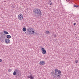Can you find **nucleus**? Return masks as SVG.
Instances as JSON below:
<instances>
[{"mask_svg": "<svg viewBox=\"0 0 79 79\" xmlns=\"http://www.w3.org/2000/svg\"><path fill=\"white\" fill-rule=\"evenodd\" d=\"M53 74H54L53 77L55 78L56 77H61L60 74H61V71L60 70H58L57 69H56L55 70V73L53 72Z\"/></svg>", "mask_w": 79, "mask_h": 79, "instance_id": "obj_1", "label": "nucleus"}, {"mask_svg": "<svg viewBox=\"0 0 79 79\" xmlns=\"http://www.w3.org/2000/svg\"><path fill=\"white\" fill-rule=\"evenodd\" d=\"M34 15L37 18H39V17L42 16V12L40 9H36L34 12Z\"/></svg>", "mask_w": 79, "mask_h": 79, "instance_id": "obj_2", "label": "nucleus"}, {"mask_svg": "<svg viewBox=\"0 0 79 79\" xmlns=\"http://www.w3.org/2000/svg\"><path fill=\"white\" fill-rule=\"evenodd\" d=\"M6 37L5 36L3 35H1V36L0 37V40L1 42H4V41L5 40Z\"/></svg>", "mask_w": 79, "mask_h": 79, "instance_id": "obj_3", "label": "nucleus"}, {"mask_svg": "<svg viewBox=\"0 0 79 79\" xmlns=\"http://www.w3.org/2000/svg\"><path fill=\"white\" fill-rule=\"evenodd\" d=\"M30 29L29 31V34L30 35L33 34V33H34V31H33V28H31V27H30Z\"/></svg>", "mask_w": 79, "mask_h": 79, "instance_id": "obj_4", "label": "nucleus"}, {"mask_svg": "<svg viewBox=\"0 0 79 79\" xmlns=\"http://www.w3.org/2000/svg\"><path fill=\"white\" fill-rule=\"evenodd\" d=\"M18 17V19H19V20H20V21H21V20L23 19V15L21 14H19Z\"/></svg>", "mask_w": 79, "mask_h": 79, "instance_id": "obj_5", "label": "nucleus"}, {"mask_svg": "<svg viewBox=\"0 0 79 79\" xmlns=\"http://www.w3.org/2000/svg\"><path fill=\"white\" fill-rule=\"evenodd\" d=\"M5 42L6 44H10V40L9 39H6L5 40Z\"/></svg>", "mask_w": 79, "mask_h": 79, "instance_id": "obj_6", "label": "nucleus"}, {"mask_svg": "<svg viewBox=\"0 0 79 79\" xmlns=\"http://www.w3.org/2000/svg\"><path fill=\"white\" fill-rule=\"evenodd\" d=\"M41 51H42L43 54H45V53H46V50H45V48H41Z\"/></svg>", "mask_w": 79, "mask_h": 79, "instance_id": "obj_7", "label": "nucleus"}, {"mask_svg": "<svg viewBox=\"0 0 79 79\" xmlns=\"http://www.w3.org/2000/svg\"><path fill=\"white\" fill-rule=\"evenodd\" d=\"M30 30V27H29L28 28H27V31L25 32V33L26 35H28L29 34V30Z\"/></svg>", "mask_w": 79, "mask_h": 79, "instance_id": "obj_8", "label": "nucleus"}, {"mask_svg": "<svg viewBox=\"0 0 79 79\" xmlns=\"http://www.w3.org/2000/svg\"><path fill=\"white\" fill-rule=\"evenodd\" d=\"M27 77L28 78H29L30 79H34V76H32V75H31L30 76H28Z\"/></svg>", "mask_w": 79, "mask_h": 79, "instance_id": "obj_9", "label": "nucleus"}, {"mask_svg": "<svg viewBox=\"0 0 79 79\" xmlns=\"http://www.w3.org/2000/svg\"><path fill=\"white\" fill-rule=\"evenodd\" d=\"M40 65H44V64H45V61L44 60L41 61L40 63Z\"/></svg>", "mask_w": 79, "mask_h": 79, "instance_id": "obj_10", "label": "nucleus"}, {"mask_svg": "<svg viewBox=\"0 0 79 79\" xmlns=\"http://www.w3.org/2000/svg\"><path fill=\"white\" fill-rule=\"evenodd\" d=\"M15 71L16 73V74L19 73V71L18 69H15Z\"/></svg>", "mask_w": 79, "mask_h": 79, "instance_id": "obj_11", "label": "nucleus"}, {"mask_svg": "<svg viewBox=\"0 0 79 79\" xmlns=\"http://www.w3.org/2000/svg\"><path fill=\"white\" fill-rule=\"evenodd\" d=\"M4 33L5 34H8V32L6 31H3Z\"/></svg>", "mask_w": 79, "mask_h": 79, "instance_id": "obj_12", "label": "nucleus"}, {"mask_svg": "<svg viewBox=\"0 0 79 79\" xmlns=\"http://www.w3.org/2000/svg\"><path fill=\"white\" fill-rule=\"evenodd\" d=\"M6 37L7 39H10L11 38V36L10 35H7L6 36Z\"/></svg>", "mask_w": 79, "mask_h": 79, "instance_id": "obj_13", "label": "nucleus"}, {"mask_svg": "<svg viewBox=\"0 0 79 79\" xmlns=\"http://www.w3.org/2000/svg\"><path fill=\"white\" fill-rule=\"evenodd\" d=\"M23 32H25L26 31V28L25 27L23 28Z\"/></svg>", "mask_w": 79, "mask_h": 79, "instance_id": "obj_14", "label": "nucleus"}, {"mask_svg": "<svg viewBox=\"0 0 79 79\" xmlns=\"http://www.w3.org/2000/svg\"><path fill=\"white\" fill-rule=\"evenodd\" d=\"M16 76H19H19H20V73H16Z\"/></svg>", "mask_w": 79, "mask_h": 79, "instance_id": "obj_15", "label": "nucleus"}, {"mask_svg": "<svg viewBox=\"0 0 79 79\" xmlns=\"http://www.w3.org/2000/svg\"><path fill=\"white\" fill-rule=\"evenodd\" d=\"M13 75L14 76H16V72L15 71L13 73Z\"/></svg>", "mask_w": 79, "mask_h": 79, "instance_id": "obj_16", "label": "nucleus"}, {"mask_svg": "<svg viewBox=\"0 0 79 79\" xmlns=\"http://www.w3.org/2000/svg\"><path fill=\"white\" fill-rule=\"evenodd\" d=\"M73 6H74V7H76V8H77V7H79V6H78L77 5H73Z\"/></svg>", "mask_w": 79, "mask_h": 79, "instance_id": "obj_17", "label": "nucleus"}, {"mask_svg": "<svg viewBox=\"0 0 79 79\" xmlns=\"http://www.w3.org/2000/svg\"><path fill=\"white\" fill-rule=\"evenodd\" d=\"M46 33L47 34H50V32H49V31H46Z\"/></svg>", "mask_w": 79, "mask_h": 79, "instance_id": "obj_18", "label": "nucleus"}, {"mask_svg": "<svg viewBox=\"0 0 79 79\" xmlns=\"http://www.w3.org/2000/svg\"><path fill=\"white\" fill-rule=\"evenodd\" d=\"M11 69H9L8 70V73H9V72H11Z\"/></svg>", "mask_w": 79, "mask_h": 79, "instance_id": "obj_19", "label": "nucleus"}, {"mask_svg": "<svg viewBox=\"0 0 79 79\" xmlns=\"http://www.w3.org/2000/svg\"><path fill=\"white\" fill-rule=\"evenodd\" d=\"M75 63H78V60H76L75 61Z\"/></svg>", "mask_w": 79, "mask_h": 79, "instance_id": "obj_20", "label": "nucleus"}, {"mask_svg": "<svg viewBox=\"0 0 79 79\" xmlns=\"http://www.w3.org/2000/svg\"><path fill=\"white\" fill-rule=\"evenodd\" d=\"M2 60L0 59V63L2 62Z\"/></svg>", "mask_w": 79, "mask_h": 79, "instance_id": "obj_21", "label": "nucleus"}, {"mask_svg": "<svg viewBox=\"0 0 79 79\" xmlns=\"http://www.w3.org/2000/svg\"><path fill=\"white\" fill-rule=\"evenodd\" d=\"M54 37H56V34H55L54 35Z\"/></svg>", "mask_w": 79, "mask_h": 79, "instance_id": "obj_22", "label": "nucleus"}, {"mask_svg": "<svg viewBox=\"0 0 79 79\" xmlns=\"http://www.w3.org/2000/svg\"><path fill=\"white\" fill-rule=\"evenodd\" d=\"M52 3H50V5H52Z\"/></svg>", "mask_w": 79, "mask_h": 79, "instance_id": "obj_23", "label": "nucleus"}, {"mask_svg": "<svg viewBox=\"0 0 79 79\" xmlns=\"http://www.w3.org/2000/svg\"><path fill=\"white\" fill-rule=\"evenodd\" d=\"M76 23H73L74 26L76 25Z\"/></svg>", "mask_w": 79, "mask_h": 79, "instance_id": "obj_24", "label": "nucleus"}, {"mask_svg": "<svg viewBox=\"0 0 79 79\" xmlns=\"http://www.w3.org/2000/svg\"><path fill=\"white\" fill-rule=\"evenodd\" d=\"M69 1H70V0H68Z\"/></svg>", "mask_w": 79, "mask_h": 79, "instance_id": "obj_25", "label": "nucleus"}, {"mask_svg": "<svg viewBox=\"0 0 79 79\" xmlns=\"http://www.w3.org/2000/svg\"><path fill=\"white\" fill-rule=\"evenodd\" d=\"M35 34H36V33H35Z\"/></svg>", "mask_w": 79, "mask_h": 79, "instance_id": "obj_26", "label": "nucleus"}]
</instances>
